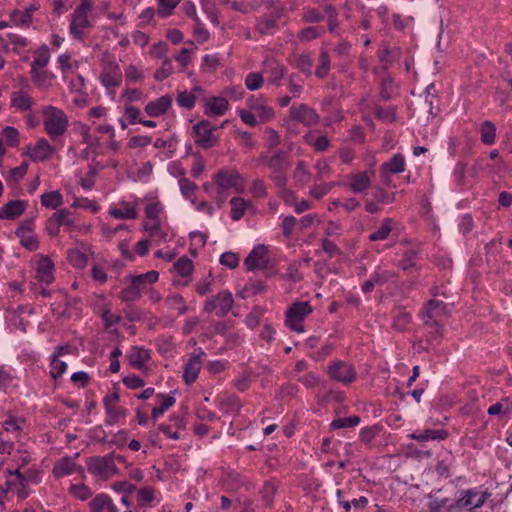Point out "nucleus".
<instances>
[{"label": "nucleus", "mask_w": 512, "mask_h": 512, "mask_svg": "<svg viewBox=\"0 0 512 512\" xmlns=\"http://www.w3.org/2000/svg\"><path fill=\"white\" fill-rule=\"evenodd\" d=\"M400 55V50L398 48L389 49L387 47L382 48L379 51V59L383 64L384 69H387L389 65L393 63L395 59H397Z\"/></svg>", "instance_id": "09e8293b"}, {"label": "nucleus", "mask_w": 512, "mask_h": 512, "mask_svg": "<svg viewBox=\"0 0 512 512\" xmlns=\"http://www.w3.org/2000/svg\"><path fill=\"white\" fill-rule=\"evenodd\" d=\"M486 500V496L482 492L467 491L466 494L458 500L457 505L460 508L474 509L478 508Z\"/></svg>", "instance_id": "a878e982"}, {"label": "nucleus", "mask_w": 512, "mask_h": 512, "mask_svg": "<svg viewBox=\"0 0 512 512\" xmlns=\"http://www.w3.org/2000/svg\"><path fill=\"white\" fill-rule=\"evenodd\" d=\"M121 207H113L109 210V214L116 219H135L137 217L136 207L128 202H121Z\"/></svg>", "instance_id": "c756f323"}, {"label": "nucleus", "mask_w": 512, "mask_h": 512, "mask_svg": "<svg viewBox=\"0 0 512 512\" xmlns=\"http://www.w3.org/2000/svg\"><path fill=\"white\" fill-rule=\"evenodd\" d=\"M87 468L91 474L104 480L117 473L114 457L111 454L91 457L88 461Z\"/></svg>", "instance_id": "0eeeda50"}, {"label": "nucleus", "mask_w": 512, "mask_h": 512, "mask_svg": "<svg viewBox=\"0 0 512 512\" xmlns=\"http://www.w3.org/2000/svg\"><path fill=\"white\" fill-rule=\"evenodd\" d=\"M405 159L400 153L394 154L393 157L383 163L380 167V175L386 184L390 182V174H398L404 171Z\"/></svg>", "instance_id": "2eb2a0df"}, {"label": "nucleus", "mask_w": 512, "mask_h": 512, "mask_svg": "<svg viewBox=\"0 0 512 512\" xmlns=\"http://www.w3.org/2000/svg\"><path fill=\"white\" fill-rule=\"evenodd\" d=\"M230 205H231V212H230L231 218L235 221H238L245 214V211H246L247 207L250 205V202L241 197H233L230 200Z\"/></svg>", "instance_id": "f704fd0d"}, {"label": "nucleus", "mask_w": 512, "mask_h": 512, "mask_svg": "<svg viewBox=\"0 0 512 512\" xmlns=\"http://www.w3.org/2000/svg\"><path fill=\"white\" fill-rule=\"evenodd\" d=\"M323 15L315 8H304L302 20L305 23L314 24L323 20Z\"/></svg>", "instance_id": "052dcab7"}, {"label": "nucleus", "mask_w": 512, "mask_h": 512, "mask_svg": "<svg viewBox=\"0 0 512 512\" xmlns=\"http://www.w3.org/2000/svg\"><path fill=\"white\" fill-rule=\"evenodd\" d=\"M446 305L439 300L431 299L424 308L422 319L425 326L429 329L432 340H437L442 335V326L440 321L446 317Z\"/></svg>", "instance_id": "20e7f679"}, {"label": "nucleus", "mask_w": 512, "mask_h": 512, "mask_svg": "<svg viewBox=\"0 0 512 512\" xmlns=\"http://www.w3.org/2000/svg\"><path fill=\"white\" fill-rule=\"evenodd\" d=\"M330 56L326 49H321L318 57V64L315 69V76L323 79L328 76L330 71Z\"/></svg>", "instance_id": "72a5a7b5"}, {"label": "nucleus", "mask_w": 512, "mask_h": 512, "mask_svg": "<svg viewBox=\"0 0 512 512\" xmlns=\"http://www.w3.org/2000/svg\"><path fill=\"white\" fill-rule=\"evenodd\" d=\"M30 73L33 83L38 87L45 88L52 84L53 75L50 72L44 69H37L31 70Z\"/></svg>", "instance_id": "4c0bfd02"}, {"label": "nucleus", "mask_w": 512, "mask_h": 512, "mask_svg": "<svg viewBox=\"0 0 512 512\" xmlns=\"http://www.w3.org/2000/svg\"><path fill=\"white\" fill-rule=\"evenodd\" d=\"M393 220L391 218H385L379 228L369 235V240L379 241L385 240L389 236L393 227Z\"/></svg>", "instance_id": "58836bf2"}, {"label": "nucleus", "mask_w": 512, "mask_h": 512, "mask_svg": "<svg viewBox=\"0 0 512 512\" xmlns=\"http://www.w3.org/2000/svg\"><path fill=\"white\" fill-rule=\"evenodd\" d=\"M241 408V402L235 395L227 396L220 401V409L227 414L237 413Z\"/></svg>", "instance_id": "a19ab883"}, {"label": "nucleus", "mask_w": 512, "mask_h": 512, "mask_svg": "<svg viewBox=\"0 0 512 512\" xmlns=\"http://www.w3.org/2000/svg\"><path fill=\"white\" fill-rule=\"evenodd\" d=\"M54 264L50 258L42 256L37 263V278L46 285L54 281Z\"/></svg>", "instance_id": "b1692460"}, {"label": "nucleus", "mask_w": 512, "mask_h": 512, "mask_svg": "<svg viewBox=\"0 0 512 512\" xmlns=\"http://www.w3.org/2000/svg\"><path fill=\"white\" fill-rule=\"evenodd\" d=\"M125 279H129L130 284L121 291L120 298L124 302L137 301L141 296V292L146 289L141 282V278L137 276H128Z\"/></svg>", "instance_id": "a211bd4d"}, {"label": "nucleus", "mask_w": 512, "mask_h": 512, "mask_svg": "<svg viewBox=\"0 0 512 512\" xmlns=\"http://www.w3.org/2000/svg\"><path fill=\"white\" fill-rule=\"evenodd\" d=\"M171 98H157L145 106V112L150 117H158L166 113L171 106Z\"/></svg>", "instance_id": "bb28decb"}, {"label": "nucleus", "mask_w": 512, "mask_h": 512, "mask_svg": "<svg viewBox=\"0 0 512 512\" xmlns=\"http://www.w3.org/2000/svg\"><path fill=\"white\" fill-rule=\"evenodd\" d=\"M255 162L257 165L265 164L270 169V178L277 187H286L288 182L286 172L291 163L285 151L278 150L272 155L261 154Z\"/></svg>", "instance_id": "f257e3e1"}, {"label": "nucleus", "mask_w": 512, "mask_h": 512, "mask_svg": "<svg viewBox=\"0 0 512 512\" xmlns=\"http://www.w3.org/2000/svg\"><path fill=\"white\" fill-rule=\"evenodd\" d=\"M18 237L20 238L21 245L29 251H35L38 249L39 242L37 236L34 233L18 235Z\"/></svg>", "instance_id": "bf43d9fd"}, {"label": "nucleus", "mask_w": 512, "mask_h": 512, "mask_svg": "<svg viewBox=\"0 0 512 512\" xmlns=\"http://www.w3.org/2000/svg\"><path fill=\"white\" fill-rule=\"evenodd\" d=\"M154 500V491L150 487H143L137 493V502L140 506H146Z\"/></svg>", "instance_id": "680f3d73"}, {"label": "nucleus", "mask_w": 512, "mask_h": 512, "mask_svg": "<svg viewBox=\"0 0 512 512\" xmlns=\"http://www.w3.org/2000/svg\"><path fill=\"white\" fill-rule=\"evenodd\" d=\"M360 423V417L359 416H350V417H344V418H338L332 421L331 427L333 429H341V428H350L357 426Z\"/></svg>", "instance_id": "5fc2aeb1"}, {"label": "nucleus", "mask_w": 512, "mask_h": 512, "mask_svg": "<svg viewBox=\"0 0 512 512\" xmlns=\"http://www.w3.org/2000/svg\"><path fill=\"white\" fill-rule=\"evenodd\" d=\"M327 374L331 379L343 384H350L356 378L354 368L343 361H334L330 363L327 367Z\"/></svg>", "instance_id": "9d476101"}, {"label": "nucleus", "mask_w": 512, "mask_h": 512, "mask_svg": "<svg viewBox=\"0 0 512 512\" xmlns=\"http://www.w3.org/2000/svg\"><path fill=\"white\" fill-rule=\"evenodd\" d=\"M178 184L183 197L190 200L192 203H195V192L198 188L197 185L187 178L179 179Z\"/></svg>", "instance_id": "79ce46f5"}, {"label": "nucleus", "mask_w": 512, "mask_h": 512, "mask_svg": "<svg viewBox=\"0 0 512 512\" xmlns=\"http://www.w3.org/2000/svg\"><path fill=\"white\" fill-rule=\"evenodd\" d=\"M220 263L228 268H236L239 264V257L233 252H225L220 257Z\"/></svg>", "instance_id": "69168bd1"}, {"label": "nucleus", "mask_w": 512, "mask_h": 512, "mask_svg": "<svg viewBox=\"0 0 512 512\" xmlns=\"http://www.w3.org/2000/svg\"><path fill=\"white\" fill-rule=\"evenodd\" d=\"M69 492L73 497L82 501H85L92 496L91 489L85 484H73L70 486Z\"/></svg>", "instance_id": "603ef678"}, {"label": "nucleus", "mask_w": 512, "mask_h": 512, "mask_svg": "<svg viewBox=\"0 0 512 512\" xmlns=\"http://www.w3.org/2000/svg\"><path fill=\"white\" fill-rule=\"evenodd\" d=\"M27 202L16 199L10 200L0 208L1 220H15L20 217L27 208Z\"/></svg>", "instance_id": "f3484780"}, {"label": "nucleus", "mask_w": 512, "mask_h": 512, "mask_svg": "<svg viewBox=\"0 0 512 512\" xmlns=\"http://www.w3.org/2000/svg\"><path fill=\"white\" fill-rule=\"evenodd\" d=\"M312 312L308 302H296L286 312L285 324L297 333L304 332L302 321Z\"/></svg>", "instance_id": "423d86ee"}, {"label": "nucleus", "mask_w": 512, "mask_h": 512, "mask_svg": "<svg viewBox=\"0 0 512 512\" xmlns=\"http://www.w3.org/2000/svg\"><path fill=\"white\" fill-rule=\"evenodd\" d=\"M173 70H174V67H173L172 61L170 59H165L162 62L160 69H158L155 72L154 77L156 80L166 79L168 76H170L172 74Z\"/></svg>", "instance_id": "e2e57ef3"}, {"label": "nucleus", "mask_w": 512, "mask_h": 512, "mask_svg": "<svg viewBox=\"0 0 512 512\" xmlns=\"http://www.w3.org/2000/svg\"><path fill=\"white\" fill-rule=\"evenodd\" d=\"M375 114L378 118L387 122H393L396 118L395 109L393 107H375Z\"/></svg>", "instance_id": "338daca9"}, {"label": "nucleus", "mask_w": 512, "mask_h": 512, "mask_svg": "<svg viewBox=\"0 0 512 512\" xmlns=\"http://www.w3.org/2000/svg\"><path fill=\"white\" fill-rule=\"evenodd\" d=\"M50 60V52L47 45L40 46L34 52V59L31 63V70L44 69Z\"/></svg>", "instance_id": "473e14b6"}, {"label": "nucleus", "mask_w": 512, "mask_h": 512, "mask_svg": "<svg viewBox=\"0 0 512 512\" xmlns=\"http://www.w3.org/2000/svg\"><path fill=\"white\" fill-rule=\"evenodd\" d=\"M204 113L209 117L222 116L228 110L226 98H204Z\"/></svg>", "instance_id": "4be33fe9"}, {"label": "nucleus", "mask_w": 512, "mask_h": 512, "mask_svg": "<svg viewBox=\"0 0 512 512\" xmlns=\"http://www.w3.org/2000/svg\"><path fill=\"white\" fill-rule=\"evenodd\" d=\"M411 315L402 308L393 311L392 327L397 331H404L410 323Z\"/></svg>", "instance_id": "c9c22d12"}, {"label": "nucleus", "mask_w": 512, "mask_h": 512, "mask_svg": "<svg viewBox=\"0 0 512 512\" xmlns=\"http://www.w3.org/2000/svg\"><path fill=\"white\" fill-rule=\"evenodd\" d=\"M55 152V149L45 138L37 140L33 147H29V156L33 161H45Z\"/></svg>", "instance_id": "412c9836"}, {"label": "nucleus", "mask_w": 512, "mask_h": 512, "mask_svg": "<svg viewBox=\"0 0 512 512\" xmlns=\"http://www.w3.org/2000/svg\"><path fill=\"white\" fill-rule=\"evenodd\" d=\"M94 9L92 0H80L70 15L69 33L75 40L84 39L85 30L92 27L89 14Z\"/></svg>", "instance_id": "7ed1b4c3"}, {"label": "nucleus", "mask_w": 512, "mask_h": 512, "mask_svg": "<svg viewBox=\"0 0 512 512\" xmlns=\"http://www.w3.org/2000/svg\"><path fill=\"white\" fill-rule=\"evenodd\" d=\"M290 117L292 120L301 122L308 126L316 124L318 120V116L315 111L304 104L298 107H292L290 109Z\"/></svg>", "instance_id": "aec40b11"}, {"label": "nucleus", "mask_w": 512, "mask_h": 512, "mask_svg": "<svg viewBox=\"0 0 512 512\" xmlns=\"http://www.w3.org/2000/svg\"><path fill=\"white\" fill-rule=\"evenodd\" d=\"M165 305L170 310H175L178 314L183 315L187 312L188 307L180 294L174 293L166 297Z\"/></svg>", "instance_id": "e433bc0d"}, {"label": "nucleus", "mask_w": 512, "mask_h": 512, "mask_svg": "<svg viewBox=\"0 0 512 512\" xmlns=\"http://www.w3.org/2000/svg\"><path fill=\"white\" fill-rule=\"evenodd\" d=\"M263 73L269 74L272 82H277L285 75V67L278 61L271 59L264 62Z\"/></svg>", "instance_id": "7c9ffc66"}, {"label": "nucleus", "mask_w": 512, "mask_h": 512, "mask_svg": "<svg viewBox=\"0 0 512 512\" xmlns=\"http://www.w3.org/2000/svg\"><path fill=\"white\" fill-rule=\"evenodd\" d=\"M481 141L486 145H491L495 142L496 138V127L490 121H485L482 123L481 128Z\"/></svg>", "instance_id": "37998d69"}, {"label": "nucleus", "mask_w": 512, "mask_h": 512, "mask_svg": "<svg viewBox=\"0 0 512 512\" xmlns=\"http://www.w3.org/2000/svg\"><path fill=\"white\" fill-rule=\"evenodd\" d=\"M107 418L105 423L107 425H114L126 416V410L117 405L105 408Z\"/></svg>", "instance_id": "c03bdc74"}, {"label": "nucleus", "mask_w": 512, "mask_h": 512, "mask_svg": "<svg viewBox=\"0 0 512 512\" xmlns=\"http://www.w3.org/2000/svg\"><path fill=\"white\" fill-rule=\"evenodd\" d=\"M215 127L208 120H202L193 126V136L196 145L209 149L217 145L218 137L213 134Z\"/></svg>", "instance_id": "6e6552de"}, {"label": "nucleus", "mask_w": 512, "mask_h": 512, "mask_svg": "<svg viewBox=\"0 0 512 512\" xmlns=\"http://www.w3.org/2000/svg\"><path fill=\"white\" fill-rule=\"evenodd\" d=\"M373 176V170L352 173L346 186L355 194H364L371 186Z\"/></svg>", "instance_id": "f8f14e48"}, {"label": "nucleus", "mask_w": 512, "mask_h": 512, "mask_svg": "<svg viewBox=\"0 0 512 512\" xmlns=\"http://www.w3.org/2000/svg\"><path fill=\"white\" fill-rule=\"evenodd\" d=\"M92 279L100 285L107 282L108 276L105 270L99 265H93L91 268Z\"/></svg>", "instance_id": "774afa93"}, {"label": "nucleus", "mask_w": 512, "mask_h": 512, "mask_svg": "<svg viewBox=\"0 0 512 512\" xmlns=\"http://www.w3.org/2000/svg\"><path fill=\"white\" fill-rule=\"evenodd\" d=\"M376 286H383L395 279L396 274L393 271L378 266L371 275Z\"/></svg>", "instance_id": "ea45409f"}, {"label": "nucleus", "mask_w": 512, "mask_h": 512, "mask_svg": "<svg viewBox=\"0 0 512 512\" xmlns=\"http://www.w3.org/2000/svg\"><path fill=\"white\" fill-rule=\"evenodd\" d=\"M283 9H279L272 14L264 15L255 25V29L262 35H272L277 31V21L282 17Z\"/></svg>", "instance_id": "dca6fc26"}, {"label": "nucleus", "mask_w": 512, "mask_h": 512, "mask_svg": "<svg viewBox=\"0 0 512 512\" xmlns=\"http://www.w3.org/2000/svg\"><path fill=\"white\" fill-rule=\"evenodd\" d=\"M181 0H158V14L161 17L170 16Z\"/></svg>", "instance_id": "13d9d810"}, {"label": "nucleus", "mask_w": 512, "mask_h": 512, "mask_svg": "<svg viewBox=\"0 0 512 512\" xmlns=\"http://www.w3.org/2000/svg\"><path fill=\"white\" fill-rule=\"evenodd\" d=\"M162 210V206L159 202H150L145 208L146 220L144 223H151L159 220V214Z\"/></svg>", "instance_id": "6e6d98bb"}, {"label": "nucleus", "mask_w": 512, "mask_h": 512, "mask_svg": "<svg viewBox=\"0 0 512 512\" xmlns=\"http://www.w3.org/2000/svg\"><path fill=\"white\" fill-rule=\"evenodd\" d=\"M41 204L47 208L55 209L62 204V195L59 191L44 193L41 196Z\"/></svg>", "instance_id": "de8ad7c7"}, {"label": "nucleus", "mask_w": 512, "mask_h": 512, "mask_svg": "<svg viewBox=\"0 0 512 512\" xmlns=\"http://www.w3.org/2000/svg\"><path fill=\"white\" fill-rule=\"evenodd\" d=\"M263 76L261 73L250 72L245 78V85L250 91H256L263 85Z\"/></svg>", "instance_id": "4d7b16f0"}, {"label": "nucleus", "mask_w": 512, "mask_h": 512, "mask_svg": "<svg viewBox=\"0 0 512 512\" xmlns=\"http://www.w3.org/2000/svg\"><path fill=\"white\" fill-rule=\"evenodd\" d=\"M268 247L264 244L256 245L246 257L244 264L248 270L265 269L268 266Z\"/></svg>", "instance_id": "ddd939ff"}, {"label": "nucleus", "mask_w": 512, "mask_h": 512, "mask_svg": "<svg viewBox=\"0 0 512 512\" xmlns=\"http://www.w3.org/2000/svg\"><path fill=\"white\" fill-rule=\"evenodd\" d=\"M90 512H118L112 498L105 493L96 495L89 502Z\"/></svg>", "instance_id": "5701e85b"}, {"label": "nucleus", "mask_w": 512, "mask_h": 512, "mask_svg": "<svg viewBox=\"0 0 512 512\" xmlns=\"http://www.w3.org/2000/svg\"><path fill=\"white\" fill-rule=\"evenodd\" d=\"M292 64L307 76L312 74L313 61L310 53L295 54Z\"/></svg>", "instance_id": "2f4dec72"}, {"label": "nucleus", "mask_w": 512, "mask_h": 512, "mask_svg": "<svg viewBox=\"0 0 512 512\" xmlns=\"http://www.w3.org/2000/svg\"><path fill=\"white\" fill-rule=\"evenodd\" d=\"M78 456L79 453H76L73 457L65 456L57 460L53 466V475L56 478H61L64 476L71 475L73 473H78L83 478L85 473L84 467L78 466L75 462Z\"/></svg>", "instance_id": "9b49d317"}, {"label": "nucleus", "mask_w": 512, "mask_h": 512, "mask_svg": "<svg viewBox=\"0 0 512 512\" xmlns=\"http://www.w3.org/2000/svg\"><path fill=\"white\" fill-rule=\"evenodd\" d=\"M66 369L67 364L64 361L52 358L50 375L53 379L60 378L65 373Z\"/></svg>", "instance_id": "0e129e2a"}, {"label": "nucleus", "mask_w": 512, "mask_h": 512, "mask_svg": "<svg viewBox=\"0 0 512 512\" xmlns=\"http://www.w3.org/2000/svg\"><path fill=\"white\" fill-rule=\"evenodd\" d=\"M417 258L418 251L415 249H409L404 253L402 260L399 262V267L404 271L415 268Z\"/></svg>", "instance_id": "8fccbe9b"}, {"label": "nucleus", "mask_w": 512, "mask_h": 512, "mask_svg": "<svg viewBox=\"0 0 512 512\" xmlns=\"http://www.w3.org/2000/svg\"><path fill=\"white\" fill-rule=\"evenodd\" d=\"M68 260L75 268L78 269L84 268L87 264L86 254L78 249L69 250Z\"/></svg>", "instance_id": "3c124183"}, {"label": "nucleus", "mask_w": 512, "mask_h": 512, "mask_svg": "<svg viewBox=\"0 0 512 512\" xmlns=\"http://www.w3.org/2000/svg\"><path fill=\"white\" fill-rule=\"evenodd\" d=\"M143 229L148 233L151 238V242L156 245L166 243L169 241L168 233L161 227L160 221H154L151 223H143Z\"/></svg>", "instance_id": "393cba45"}, {"label": "nucleus", "mask_w": 512, "mask_h": 512, "mask_svg": "<svg viewBox=\"0 0 512 512\" xmlns=\"http://www.w3.org/2000/svg\"><path fill=\"white\" fill-rule=\"evenodd\" d=\"M129 363L136 369H142L145 363L150 359V353L147 349L133 347L128 355Z\"/></svg>", "instance_id": "c85d7f7f"}, {"label": "nucleus", "mask_w": 512, "mask_h": 512, "mask_svg": "<svg viewBox=\"0 0 512 512\" xmlns=\"http://www.w3.org/2000/svg\"><path fill=\"white\" fill-rule=\"evenodd\" d=\"M234 299L229 291H222L217 296L209 298L204 304L205 312L217 311L218 316H225L232 309Z\"/></svg>", "instance_id": "1a4fd4ad"}, {"label": "nucleus", "mask_w": 512, "mask_h": 512, "mask_svg": "<svg viewBox=\"0 0 512 512\" xmlns=\"http://www.w3.org/2000/svg\"><path fill=\"white\" fill-rule=\"evenodd\" d=\"M448 435V431L444 429H426L421 432L411 434L410 438L417 441L445 440Z\"/></svg>", "instance_id": "cd10ccee"}, {"label": "nucleus", "mask_w": 512, "mask_h": 512, "mask_svg": "<svg viewBox=\"0 0 512 512\" xmlns=\"http://www.w3.org/2000/svg\"><path fill=\"white\" fill-rule=\"evenodd\" d=\"M202 355H205V353L192 355L185 363L183 379L186 384L191 385L196 381L202 367Z\"/></svg>", "instance_id": "6ab92c4d"}, {"label": "nucleus", "mask_w": 512, "mask_h": 512, "mask_svg": "<svg viewBox=\"0 0 512 512\" xmlns=\"http://www.w3.org/2000/svg\"><path fill=\"white\" fill-rule=\"evenodd\" d=\"M1 135L4 142L9 147H18L20 144L19 132L12 126H6L2 129Z\"/></svg>", "instance_id": "a18cd8bd"}, {"label": "nucleus", "mask_w": 512, "mask_h": 512, "mask_svg": "<svg viewBox=\"0 0 512 512\" xmlns=\"http://www.w3.org/2000/svg\"><path fill=\"white\" fill-rule=\"evenodd\" d=\"M102 84L108 89L117 87L121 84L122 73L116 62H108L105 64L100 76Z\"/></svg>", "instance_id": "4468645a"}, {"label": "nucleus", "mask_w": 512, "mask_h": 512, "mask_svg": "<svg viewBox=\"0 0 512 512\" xmlns=\"http://www.w3.org/2000/svg\"><path fill=\"white\" fill-rule=\"evenodd\" d=\"M43 124L47 134L52 139H56L67 130L68 119L63 111L49 106L44 110Z\"/></svg>", "instance_id": "39448f33"}, {"label": "nucleus", "mask_w": 512, "mask_h": 512, "mask_svg": "<svg viewBox=\"0 0 512 512\" xmlns=\"http://www.w3.org/2000/svg\"><path fill=\"white\" fill-rule=\"evenodd\" d=\"M214 181L217 186L214 199L219 207L226 201L230 189H233L237 193H243L245 190L244 180L235 170H219L214 175Z\"/></svg>", "instance_id": "f03ea898"}, {"label": "nucleus", "mask_w": 512, "mask_h": 512, "mask_svg": "<svg viewBox=\"0 0 512 512\" xmlns=\"http://www.w3.org/2000/svg\"><path fill=\"white\" fill-rule=\"evenodd\" d=\"M310 176V172L307 169V166L305 165L304 161H299L293 172L294 180L301 186H304L310 181Z\"/></svg>", "instance_id": "49530a36"}, {"label": "nucleus", "mask_w": 512, "mask_h": 512, "mask_svg": "<svg viewBox=\"0 0 512 512\" xmlns=\"http://www.w3.org/2000/svg\"><path fill=\"white\" fill-rule=\"evenodd\" d=\"M193 262L187 257H181L174 264L175 271L181 276H189L193 271Z\"/></svg>", "instance_id": "864d4df0"}]
</instances>
